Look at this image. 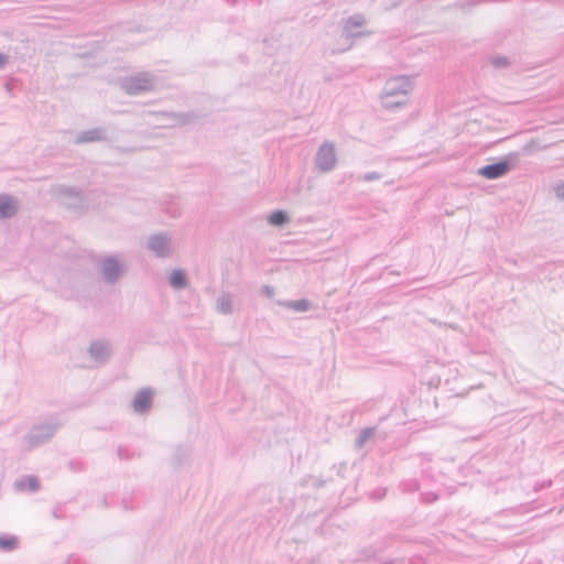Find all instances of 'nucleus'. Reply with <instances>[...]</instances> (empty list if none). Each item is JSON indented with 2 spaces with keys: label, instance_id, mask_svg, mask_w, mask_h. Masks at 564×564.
Returning a JSON list of instances; mask_svg holds the SVG:
<instances>
[{
  "label": "nucleus",
  "instance_id": "nucleus-1",
  "mask_svg": "<svg viewBox=\"0 0 564 564\" xmlns=\"http://www.w3.org/2000/svg\"><path fill=\"white\" fill-rule=\"evenodd\" d=\"M539 142L531 140L519 152H509L496 162L486 164L477 170V175L486 180H498L511 172L520 162L522 155H530L534 151L542 150Z\"/></svg>",
  "mask_w": 564,
  "mask_h": 564
},
{
  "label": "nucleus",
  "instance_id": "nucleus-2",
  "mask_svg": "<svg viewBox=\"0 0 564 564\" xmlns=\"http://www.w3.org/2000/svg\"><path fill=\"white\" fill-rule=\"evenodd\" d=\"M414 88L411 77L401 75L388 79L380 99L382 107L389 111L404 108L409 104V95Z\"/></svg>",
  "mask_w": 564,
  "mask_h": 564
},
{
  "label": "nucleus",
  "instance_id": "nucleus-3",
  "mask_svg": "<svg viewBox=\"0 0 564 564\" xmlns=\"http://www.w3.org/2000/svg\"><path fill=\"white\" fill-rule=\"evenodd\" d=\"M56 196L62 206L77 214H84L88 210V199L83 191L73 186L61 185L56 191Z\"/></svg>",
  "mask_w": 564,
  "mask_h": 564
},
{
  "label": "nucleus",
  "instance_id": "nucleus-4",
  "mask_svg": "<svg viewBox=\"0 0 564 564\" xmlns=\"http://www.w3.org/2000/svg\"><path fill=\"white\" fill-rule=\"evenodd\" d=\"M122 88L130 96H138L154 89L155 76L149 72H140L122 80Z\"/></svg>",
  "mask_w": 564,
  "mask_h": 564
},
{
  "label": "nucleus",
  "instance_id": "nucleus-5",
  "mask_svg": "<svg viewBox=\"0 0 564 564\" xmlns=\"http://www.w3.org/2000/svg\"><path fill=\"white\" fill-rule=\"evenodd\" d=\"M58 426V423L52 421L36 424L24 435V442L30 448L41 446L55 435Z\"/></svg>",
  "mask_w": 564,
  "mask_h": 564
},
{
  "label": "nucleus",
  "instance_id": "nucleus-6",
  "mask_svg": "<svg viewBox=\"0 0 564 564\" xmlns=\"http://www.w3.org/2000/svg\"><path fill=\"white\" fill-rule=\"evenodd\" d=\"M337 162L335 145L333 142L325 141L317 150L315 163L321 172H330L335 169Z\"/></svg>",
  "mask_w": 564,
  "mask_h": 564
},
{
  "label": "nucleus",
  "instance_id": "nucleus-7",
  "mask_svg": "<svg viewBox=\"0 0 564 564\" xmlns=\"http://www.w3.org/2000/svg\"><path fill=\"white\" fill-rule=\"evenodd\" d=\"M147 248L156 258H169L171 256V238L166 232L151 235L147 241Z\"/></svg>",
  "mask_w": 564,
  "mask_h": 564
},
{
  "label": "nucleus",
  "instance_id": "nucleus-8",
  "mask_svg": "<svg viewBox=\"0 0 564 564\" xmlns=\"http://www.w3.org/2000/svg\"><path fill=\"white\" fill-rule=\"evenodd\" d=\"M124 273V268L115 256H108L101 263V275L106 283L116 284Z\"/></svg>",
  "mask_w": 564,
  "mask_h": 564
},
{
  "label": "nucleus",
  "instance_id": "nucleus-9",
  "mask_svg": "<svg viewBox=\"0 0 564 564\" xmlns=\"http://www.w3.org/2000/svg\"><path fill=\"white\" fill-rule=\"evenodd\" d=\"M154 390L150 387L141 388L133 397L132 408L138 414L148 413L152 409Z\"/></svg>",
  "mask_w": 564,
  "mask_h": 564
},
{
  "label": "nucleus",
  "instance_id": "nucleus-10",
  "mask_svg": "<svg viewBox=\"0 0 564 564\" xmlns=\"http://www.w3.org/2000/svg\"><path fill=\"white\" fill-rule=\"evenodd\" d=\"M366 23L364 14L356 13L347 18L343 28V35L347 40L359 39L361 36L370 35L369 31H355L356 28H361Z\"/></svg>",
  "mask_w": 564,
  "mask_h": 564
},
{
  "label": "nucleus",
  "instance_id": "nucleus-11",
  "mask_svg": "<svg viewBox=\"0 0 564 564\" xmlns=\"http://www.w3.org/2000/svg\"><path fill=\"white\" fill-rule=\"evenodd\" d=\"M108 132L105 127H96L89 130L80 131L75 139V144H85L93 142L108 141Z\"/></svg>",
  "mask_w": 564,
  "mask_h": 564
},
{
  "label": "nucleus",
  "instance_id": "nucleus-12",
  "mask_svg": "<svg viewBox=\"0 0 564 564\" xmlns=\"http://www.w3.org/2000/svg\"><path fill=\"white\" fill-rule=\"evenodd\" d=\"M89 356L100 364H106L110 357V345L105 340H94L88 348Z\"/></svg>",
  "mask_w": 564,
  "mask_h": 564
},
{
  "label": "nucleus",
  "instance_id": "nucleus-13",
  "mask_svg": "<svg viewBox=\"0 0 564 564\" xmlns=\"http://www.w3.org/2000/svg\"><path fill=\"white\" fill-rule=\"evenodd\" d=\"M19 202L9 194H0V219H10L17 215Z\"/></svg>",
  "mask_w": 564,
  "mask_h": 564
},
{
  "label": "nucleus",
  "instance_id": "nucleus-14",
  "mask_svg": "<svg viewBox=\"0 0 564 564\" xmlns=\"http://www.w3.org/2000/svg\"><path fill=\"white\" fill-rule=\"evenodd\" d=\"M169 283L175 290L185 289L188 285L186 271L183 269H174L169 276Z\"/></svg>",
  "mask_w": 564,
  "mask_h": 564
},
{
  "label": "nucleus",
  "instance_id": "nucleus-15",
  "mask_svg": "<svg viewBox=\"0 0 564 564\" xmlns=\"http://www.w3.org/2000/svg\"><path fill=\"white\" fill-rule=\"evenodd\" d=\"M278 304L295 312H306L310 308H312L313 304L307 299H301V300H286V301H278Z\"/></svg>",
  "mask_w": 564,
  "mask_h": 564
},
{
  "label": "nucleus",
  "instance_id": "nucleus-16",
  "mask_svg": "<svg viewBox=\"0 0 564 564\" xmlns=\"http://www.w3.org/2000/svg\"><path fill=\"white\" fill-rule=\"evenodd\" d=\"M14 487L18 490H23V489L28 488L31 492H35V491L40 490L41 482L36 476L31 475V476L22 477V478L15 480Z\"/></svg>",
  "mask_w": 564,
  "mask_h": 564
},
{
  "label": "nucleus",
  "instance_id": "nucleus-17",
  "mask_svg": "<svg viewBox=\"0 0 564 564\" xmlns=\"http://www.w3.org/2000/svg\"><path fill=\"white\" fill-rule=\"evenodd\" d=\"M268 223L274 227H284L290 223V216L288 212L283 209H276L269 215Z\"/></svg>",
  "mask_w": 564,
  "mask_h": 564
},
{
  "label": "nucleus",
  "instance_id": "nucleus-18",
  "mask_svg": "<svg viewBox=\"0 0 564 564\" xmlns=\"http://www.w3.org/2000/svg\"><path fill=\"white\" fill-rule=\"evenodd\" d=\"M217 311L223 315L232 313V296L228 293L217 299Z\"/></svg>",
  "mask_w": 564,
  "mask_h": 564
},
{
  "label": "nucleus",
  "instance_id": "nucleus-19",
  "mask_svg": "<svg viewBox=\"0 0 564 564\" xmlns=\"http://www.w3.org/2000/svg\"><path fill=\"white\" fill-rule=\"evenodd\" d=\"M377 434V429L376 427H372V426H369V427H365L360 431L358 437L356 438V447L357 448H361L367 441H369L371 437L376 436Z\"/></svg>",
  "mask_w": 564,
  "mask_h": 564
},
{
  "label": "nucleus",
  "instance_id": "nucleus-20",
  "mask_svg": "<svg viewBox=\"0 0 564 564\" xmlns=\"http://www.w3.org/2000/svg\"><path fill=\"white\" fill-rule=\"evenodd\" d=\"M189 453L186 448L182 446H177L174 456H173V465L175 467H181L187 459H188Z\"/></svg>",
  "mask_w": 564,
  "mask_h": 564
},
{
  "label": "nucleus",
  "instance_id": "nucleus-21",
  "mask_svg": "<svg viewBox=\"0 0 564 564\" xmlns=\"http://www.w3.org/2000/svg\"><path fill=\"white\" fill-rule=\"evenodd\" d=\"M18 546V539L13 535H0V549L12 551Z\"/></svg>",
  "mask_w": 564,
  "mask_h": 564
},
{
  "label": "nucleus",
  "instance_id": "nucleus-22",
  "mask_svg": "<svg viewBox=\"0 0 564 564\" xmlns=\"http://www.w3.org/2000/svg\"><path fill=\"white\" fill-rule=\"evenodd\" d=\"M482 3V0H458L447 8L462 9L464 6H468V12H471L477 6Z\"/></svg>",
  "mask_w": 564,
  "mask_h": 564
},
{
  "label": "nucleus",
  "instance_id": "nucleus-23",
  "mask_svg": "<svg viewBox=\"0 0 564 564\" xmlns=\"http://www.w3.org/2000/svg\"><path fill=\"white\" fill-rule=\"evenodd\" d=\"M401 488L404 492L412 494L420 489V482L417 479H408L402 481Z\"/></svg>",
  "mask_w": 564,
  "mask_h": 564
},
{
  "label": "nucleus",
  "instance_id": "nucleus-24",
  "mask_svg": "<svg viewBox=\"0 0 564 564\" xmlns=\"http://www.w3.org/2000/svg\"><path fill=\"white\" fill-rule=\"evenodd\" d=\"M491 64L496 67V68H503V67H507L509 65V59L508 57L506 56H494L491 58Z\"/></svg>",
  "mask_w": 564,
  "mask_h": 564
},
{
  "label": "nucleus",
  "instance_id": "nucleus-25",
  "mask_svg": "<svg viewBox=\"0 0 564 564\" xmlns=\"http://www.w3.org/2000/svg\"><path fill=\"white\" fill-rule=\"evenodd\" d=\"M420 499H421L422 503L430 505V503L435 502L438 499V495L433 491H427V492L421 494Z\"/></svg>",
  "mask_w": 564,
  "mask_h": 564
},
{
  "label": "nucleus",
  "instance_id": "nucleus-26",
  "mask_svg": "<svg viewBox=\"0 0 564 564\" xmlns=\"http://www.w3.org/2000/svg\"><path fill=\"white\" fill-rule=\"evenodd\" d=\"M67 467L73 473H79L84 470V463L78 459H70L67 463Z\"/></svg>",
  "mask_w": 564,
  "mask_h": 564
},
{
  "label": "nucleus",
  "instance_id": "nucleus-27",
  "mask_svg": "<svg viewBox=\"0 0 564 564\" xmlns=\"http://www.w3.org/2000/svg\"><path fill=\"white\" fill-rule=\"evenodd\" d=\"M553 192L555 194V196L564 202V182L563 181H558L554 187H553Z\"/></svg>",
  "mask_w": 564,
  "mask_h": 564
},
{
  "label": "nucleus",
  "instance_id": "nucleus-28",
  "mask_svg": "<svg viewBox=\"0 0 564 564\" xmlns=\"http://www.w3.org/2000/svg\"><path fill=\"white\" fill-rule=\"evenodd\" d=\"M117 454L120 459H131L133 457V453H131L127 447L119 446L117 449Z\"/></svg>",
  "mask_w": 564,
  "mask_h": 564
},
{
  "label": "nucleus",
  "instance_id": "nucleus-29",
  "mask_svg": "<svg viewBox=\"0 0 564 564\" xmlns=\"http://www.w3.org/2000/svg\"><path fill=\"white\" fill-rule=\"evenodd\" d=\"M381 178V174L378 172H368L361 176V180L365 182H371Z\"/></svg>",
  "mask_w": 564,
  "mask_h": 564
},
{
  "label": "nucleus",
  "instance_id": "nucleus-30",
  "mask_svg": "<svg viewBox=\"0 0 564 564\" xmlns=\"http://www.w3.org/2000/svg\"><path fill=\"white\" fill-rule=\"evenodd\" d=\"M261 293L264 294L267 297H272L275 293L274 288L271 285H264L262 286Z\"/></svg>",
  "mask_w": 564,
  "mask_h": 564
},
{
  "label": "nucleus",
  "instance_id": "nucleus-31",
  "mask_svg": "<svg viewBox=\"0 0 564 564\" xmlns=\"http://www.w3.org/2000/svg\"><path fill=\"white\" fill-rule=\"evenodd\" d=\"M327 484V480L326 479H323V478H315L314 481H313V487L318 489V488H322L324 487L325 485Z\"/></svg>",
  "mask_w": 564,
  "mask_h": 564
},
{
  "label": "nucleus",
  "instance_id": "nucleus-32",
  "mask_svg": "<svg viewBox=\"0 0 564 564\" xmlns=\"http://www.w3.org/2000/svg\"><path fill=\"white\" fill-rule=\"evenodd\" d=\"M8 63V56L3 53H0V69L6 66Z\"/></svg>",
  "mask_w": 564,
  "mask_h": 564
},
{
  "label": "nucleus",
  "instance_id": "nucleus-33",
  "mask_svg": "<svg viewBox=\"0 0 564 564\" xmlns=\"http://www.w3.org/2000/svg\"><path fill=\"white\" fill-rule=\"evenodd\" d=\"M101 505L104 508H108L109 505H108V498L107 496H104L102 499H101Z\"/></svg>",
  "mask_w": 564,
  "mask_h": 564
},
{
  "label": "nucleus",
  "instance_id": "nucleus-34",
  "mask_svg": "<svg viewBox=\"0 0 564 564\" xmlns=\"http://www.w3.org/2000/svg\"><path fill=\"white\" fill-rule=\"evenodd\" d=\"M53 517L56 518V519H59V514H58V508H54L53 510Z\"/></svg>",
  "mask_w": 564,
  "mask_h": 564
},
{
  "label": "nucleus",
  "instance_id": "nucleus-35",
  "mask_svg": "<svg viewBox=\"0 0 564 564\" xmlns=\"http://www.w3.org/2000/svg\"><path fill=\"white\" fill-rule=\"evenodd\" d=\"M386 492V489L381 490V492H375V496H377V498H381Z\"/></svg>",
  "mask_w": 564,
  "mask_h": 564
},
{
  "label": "nucleus",
  "instance_id": "nucleus-36",
  "mask_svg": "<svg viewBox=\"0 0 564 564\" xmlns=\"http://www.w3.org/2000/svg\"><path fill=\"white\" fill-rule=\"evenodd\" d=\"M386 492V489L381 490V492H375V496H377V498H381Z\"/></svg>",
  "mask_w": 564,
  "mask_h": 564
},
{
  "label": "nucleus",
  "instance_id": "nucleus-37",
  "mask_svg": "<svg viewBox=\"0 0 564 564\" xmlns=\"http://www.w3.org/2000/svg\"><path fill=\"white\" fill-rule=\"evenodd\" d=\"M180 214H181V213H180V210H178V209H176V208L172 212V216H173V217H178V216H180Z\"/></svg>",
  "mask_w": 564,
  "mask_h": 564
},
{
  "label": "nucleus",
  "instance_id": "nucleus-38",
  "mask_svg": "<svg viewBox=\"0 0 564 564\" xmlns=\"http://www.w3.org/2000/svg\"><path fill=\"white\" fill-rule=\"evenodd\" d=\"M551 484H552V481H551V480H547V481L542 482L541 487H543V488H544V487H550V486H551Z\"/></svg>",
  "mask_w": 564,
  "mask_h": 564
},
{
  "label": "nucleus",
  "instance_id": "nucleus-39",
  "mask_svg": "<svg viewBox=\"0 0 564 564\" xmlns=\"http://www.w3.org/2000/svg\"><path fill=\"white\" fill-rule=\"evenodd\" d=\"M346 467V464H341L339 469H338V475L343 476V469Z\"/></svg>",
  "mask_w": 564,
  "mask_h": 564
},
{
  "label": "nucleus",
  "instance_id": "nucleus-40",
  "mask_svg": "<svg viewBox=\"0 0 564 564\" xmlns=\"http://www.w3.org/2000/svg\"><path fill=\"white\" fill-rule=\"evenodd\" d=\"M460 10H462L463 12H465V13H469V12H468V6H464V7H462V9H460Z\"/></svg>",
  "mask_w": 564,
  "mask_h": 564
},
{
  "label": "nucleus",
  "instance_id": "nucleus-41",
  "mask_svg": "<svg viewBox=\"0 0 564 564\" xmlns=\"http://www.w3.org/2000/svg\"><path fill=\"white\" fill-rule=\"evenodd\" d=\"M228 3H230L231 6H234L236 3V0H226Z\"/></svg>",
  "mask_w": 564,
  "mask_h": 564
},
{
  "label": "nucleus",
  "instance_id": "nucleus-42",
  "mask_svg": "<svg viewBox=\"0 0 564 564\" xmlns=\"http://www.w3.org/2000/svg\"><path fill=\"white\" fill-rule=\"evenodd\" d=\"M122 505H123V508L127 509V501L126 500H122Z\"/></svg>",
  "mask_w": 564,
  "mask_h": 564
}]
</instances>
